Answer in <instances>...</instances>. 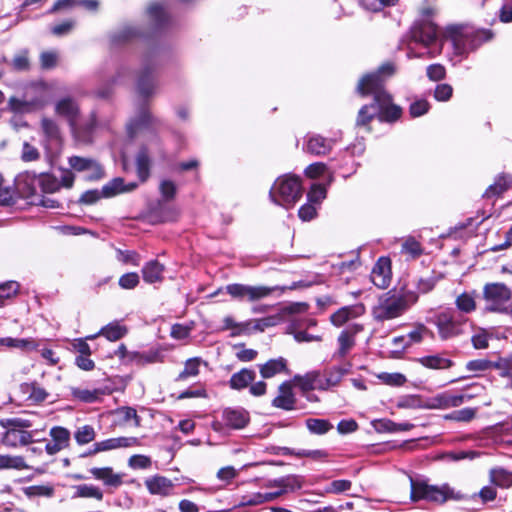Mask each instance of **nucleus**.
<instances>
[{"mask_svg":"<svg viewBox=\"0 0 512 512\" xmlns=\"http://www.w3.org/2000/svg\"><path fill=\"white\" fill-rule=\"evenodd\" d=\"M395 72L391 62L384 63L377 71L363 76L357 91L362 96L372 95L381 122H395L402 115V108L392 103V96L385 90V81Z\"/></svg>","mask_w":512,"mask_h":512,"instance_id":"1","label":"nucleus"},{"mask_svg":"<svg viewBox=\"0 0 512 512\" xmlns=\"http://www.w3.org/2000/svg\"><path fill=\"white\" fill-rule=\"evenodd\" d=\"M417 301V293L411 290H390L378 298L371 309V314L377 322L389 321L402 316Z\"/></svg>","mask_w":512,"mask_h":512,"instance_id":"2","label":"nucleus"},{"mask_svg":"<svg viewBox=\"0 0 512 512\" xmlns=\"http://www.w3.org/2000/svg\"><path fill=\"white\" fill-rule=\"evenodd\" d=\"M447 35L451 38L458 54H466L477 49L484 42L489 41L493 34L489 30H476L472 27L453 25L447 28Z\"/></svg>","mask_w":512,"mask_h":512,"instance_id":"3","label":"nucleus"},{"mask_svg":"<svg viewBox=\"0 0 512 512\" xmlns=\"http://www.w3.org/2000/svg\"><path fill=\"white\" fill-rule=\"evenodd\" d=\"M410 498L413 502L426 500L436 503H444L449 499L461 500L464 496L455 492L448 484L442 486L429 485L424 480H415L410 478Z\"/></svg>","mask_w":512,"mask_h":512,"instance_id":"4","label":"nucleus"},{"mask_svg":"<svg viewBox=\"0 0 512 512\" xmlns=\"http://www.w3.org/2000/svg\"><path fill=\"white\" fill-rule=\"evenodd\" d=\"M270 199L285 208L292 207L302 196L301 180L296 176L277 179L269 192Z\"/></svg>","mask_w":512,"mask_h":512,"instance_id":"5","label":"nucleus"},{"mask_svg":"<svg viewBox=\"0 0 512 512\" xmlns=\"http://www.w3.org/2000/svg\"><path fill=\"white\" fill-rule=\"evenodd\" d=\"M485 310L501 314L509 313L512 291L503 283H487L483 287Z\"/></svg>","mask_w":512,"mask_h":512,"instance_id":"6","label":"nucleus"},{"mask_svg":"<svg viewBox=\"0 0 512 512\" xmlns=\"http://www.w3.org/2000/svg\"><path fill=\"white\" fill-rule=\"evenodd\" d=\"M429 321L437 327L439 337L447 340L462 333L466 319L453 309H445L436 313Z\"/></svg>","mask_w":512,"mask_h":512,"instance_id":"7","label":"nucleus"},{"mask_svg":"<svg viewBox=\"0 0 512 512\" xmlns=\"http://www.w3.org/2000/svg\"><path fill=\"white\" fill-rule=\"evenodd\" d=\"M226 292L234 299L239 301H258L270 296L278 287L269 286H251L240 283L229 284L225 287Z\"/></svg>","mask_w":512,"mask_h":512,"instance_id":"8","label":"nucleus"},{"mask_svg":"<svg viewBox=\"0 0 512 512\" xmlns=\"http://www.w3.org/2000/svg\"><path fill=\"white\" fill-rule=\"evenodd\" d=\"M411 39L424 46L433 44L438 37V28L431 20H419L410 30Z\"/></svg>","mask_w":512,"mask_h":512,"instance_id":"9","label":"nucleus"},{"mask_svg":"<svg viewBox=\"0 0 512 512\" xmlns=\"http://www.w3.org/2000/svg\"><path fill=\"white\" fill-rule=\"evenodd\" d=\"M364 326L362 324L354 323L341 331L337 338L338 349L333 354V359H342L353 349L355 346V336L362 332Z\"/></svg>","mask_w":512,"mask_h":512,"instance_id":"10","label":"nucleus"},{"mask_svg":"<svg viewBox=\"0 0 512 512\" xmlns=\"http://www.w3.org/2000/svg\"><path fill=\"white\" fill-rule=\"evenodd\" d=\"M70 167L77 172L87 171L89 180H99L104 177L102 166L92 158H84L80 156H71L68 159Z\"/></svg>","mask_w":512,"mask_h":512,"instance_id":"11","label":"nucleus"},{"mask_svg":"<svg viewBox=\"0 0 512 512\" xmlns=\"http://www.w3.org/2000/svg\"><path fill=\"white\" fill-rule=\"evenodd\" d=\"M391 275L390 259L387 257H380L371 271L370 279L376 287L385 289L390 285Z\"/></svg>","mask_w":512,"mask_h":512,"instance_id":"12","label":"nucleus"},{"mask_svg":"<svg viewBox=\"0 0 512 512\" xmlns=\"http://www.w3.org/2000/svg\"><path fill=\"white\" fill-rule=\"evenodd\" d=\"M144 484L152 495L168 497L175 494V484L173 481L161 475H154L146 478Z\"/></svg>","mask_w":512,"mask_h":512,"instance_id":"13","label":"nucleus"},{"mask_svg":"<svg viewBox=\"0 0 512 512\" xmlns=\"http://www.w3.org/2000/svg\"><path fill=\"white\" fill-rule=\"evenodd\" d=\"M55 113L65 118L69 125L74 128L80 115V109L75 99L64 97L55 103Z\"/></svg>","mask_w":512,"mask_h":512,"instance_id":"14","label":"nucleus"},{"mask_svg":"<svg viewBox=\"0 0 512 512\" xmlns=\"http://www.w3.org/2000/svg\"><path fill=\"white\" fill-rule=\"evenodd\" d=\"M350 368L351 364L346 363L342 366H333L325 369L323 374H321V382L318 384V390H328L337 386L342 378L349 373Z\"/></svg>","mask_w":512,"mask_h":512,"instance_id":"15","label":"nucleus"},{"mask_svg":"<svg viewBox=\"0 0 512 512\" xmlns=\"http://www.w3.org/2000/svg\"><path fill=\"white\" fill-rule=\"evenodd\" d=\"M296 398L293 392V386L290 381H284L278 387V395L272 400V406L291 411L295 409Z\"/></svg>","mask_w":512,"mask_h":512,"instance_id":"16","label":"nucleus"},{"mask_svg":"<svg viewBox=\"0 0 512 512\" xmlns=\"http://www.w3.org/2000/svg\"><path fill=\"white\" fill-rule=\"evenodd\" d=\"M222 419L232 429H243L249 423L250 416L244 409L227 408L223 411Z\"/></svg>","mask_w":512,"mask_h":512,"instance_id":"17","label":"nucleus"},{"mask_svg":"<svg viewBox=\"0 0 512 512\" xmlns=\"http://www.w3.org/2000/svg\"><path fill=\"white\" fill-rule=\"evenodd\" d=\"M34 432L22 429L6 430L2 442L9 447L25 446L34 441Z\"/></svg>","mask_w":512,"mask_h":512,"instance_id":"18","label":"nucleus"},{"mask_svg":"<svg viewBox=\"0 0 512 512\" xmlns=\"http://www.w3.org/2000/svg\"><path fill=\"white\" fill-rule=\"evenodd\" d=\"M165 266L153 259L144 264L141 273L143 280L148 284L161 283L164 280Z\"/></svg>","mask_w":512,"mask_h":512,"instance_id":"19","label":"nucleus"},{"mask_svg":"<svg viewBox=\"0 0 512 512\" xmlns=\"http://www.w3.org/2000/svg\"><path fill=\"white\" fill-rule=\"evenodd\" d=\"M334 142L331 139L324 138L320 135L308 136L305 151L316 156L328 154Z\"/></svg>","mask_w":512,"mask_h":512,"instance_id":"20","label":"nucleus"},{"mask_svg":"<svg viewBox=\"0 0 512 512\" xmlns=\"http://www.w3.org/2000/svg\"><path fill=\"white\" fill-rule=\"evenodd\" d=\"M417 361L425 368L436 370L449 369L454 365V362L447 357V352L423 356Z\"/></svg>","mask_w":512,"mask_h":512,"instance_id":"21","label":"nucleus"},{"mask_svg":"<svg viewBox=\"0 0 512 512\" xmlns=\"http://www.w3.org/2000/svg\"><path fill=\"white\" fill-rule=\"evenodd\" d=\"M362 311V306H344L330 316V321L334 326L341 327L349 320L361 315Z\"/></svg>","mask_w":512,"mask_h":512,"instance_id":"22","label":"nucleus"},{"mask_svg":"<svg viewBox=\"0 0 512 512\" xmlns=\"http://www.w3.org/2000/svg\"><path fill=\"white\" fill-rule=\"evenodd\" d=\"M512 184V178L509 175H499L493 184H491L483 194V198L495 200L506 192Z\"/></svg>","mask_w":512,"mask_h":512,"instance_id":"23","label":"nucleus"},{"mask_svg":"<svg viewBox=\"0 0 512 512\" xmlns=\"http://www.w3.org/2000/svg\"><path fill=\"white\" fill-rule=\"evenodd\" d=\"M137 186L138 185L135 182L125 184L123 178L116 177L103 186L102 195L104 197H112L119 193L133 191Z\"/></svg>","mask_w":512,"mask_h":512,"instance_id":"24","label":"nucleus"},{"mask_svg":"<svg viewBox=\"0 0 512 512\" xmlns=\"http://www.w3.org/2000/svg\"><path fill=\"white\" fill-rule=\"evenodd\" d=\"M255 378L256 373L254 370L243 368L231 376L229 386L233 390H242L250 386Z\"/></svg>","mask_w":512,"mask_h":512,"instance_id":"25","label":"nucleus"},{"mask_svg":"<svg viewBox=\"0 0 512 512\" xmlns=\"http://www.w3.org/2000/svg\"><path fill=\"white\" fill-rule=\"evenodd\" d=\"M441 279H443V274L441 272L433 270L428 275L421 276L416 279V281H415L416 291H414V292L417 293L418 296L420 293L421 294L429 293L435 288L436 284Z\"/></svg>","mask_w":512,"mask_h":512,"instance_id":"26","label":"nucleus"},{"mask_svg":"<svg viewBox=\"0 0 512 512\" xmlns=\"http://www.w3.org/2000/svg\"><path fill=\"white\" fill-rule=\"evenodd\" d=\"M303 479L298 475H287L270 481L269 487H279L284 493L293 492L302 488Z\"/></svg>","mask_w":512,"mask_h":512,"instance_id":"27","label":"nucleus"},{"mask_svg":"<svg viewBox=\"0 0 512 512\" xmlns=\"http://www.w3.org/2000/svg\"><path fill=\"white\" fill-rule=\"evenodd\" d=\"M89 471L95 479L101 480L107 486L118 487L122 484L121 476L114 473L111 467H94Z\"/></svg>","mask_w":512,"mask_h":512,"instance_id":"28","label":"nucleus"},{"mask_svg":"<svg viewBox=\"0 0 512 512\" xmlns=\"http://www.w3.org/2000/svg\"><path fill=\"white\" fill-rule=\"evenodd\" d=\"M489 481L499 488H510L512 486V471L503 467L491 468L489 470Z\"/></svg>","mask_w":512,"mask_h":512,"instance_id":"29","label":"nucleus"},{"mask_svg":"<svg viewBox=\"0 0 512 512\" xmlns=\"http://www.w3.org/2000/svg\"><path fill=\"white\" fill-rule=\"evenodd\" d=\"M135 162L138 178L143 183L149 178L151 168V158L146 147L140 148Z\"/></svg>","mask_w":512,"mask_h":512,"instance_id":"30","label":"nucleus"},{"mask_svg":"<svg viewBox=\"0 0 512 512\" xmlns=\"http://www.w3.org/2000/svg\"><path fill=\"white\" fill-rule=\"evenodd\" d=\"M287 370V361L283 357L270 359L264 364L259 365V371L263 378L268 379Z\"/></svg>","mask_w":512,"mask_h":512,"instance_id":"31","label":"nucleus"},{"mask_svg":"<svg viewBox=\"0 0 512 512\" xmlns=\"http://www.w3.org/2000/svg\"><path fill=\"white\" fill-rule=\"evenodd\" d=\"M131 357L132 364L136 366L163 362V355L158 349H151L144 352L133 351Z\"/></svg>","mask_w":512,"mask_h":512,"instance_id":"32","label":"nucleus"},{"mask_svg":"<svg viewBox=\"0 0 512 512\" xmlns=\"http://www.w3.org/2000/svg\"><path fill=\"white\" fill-rule=\"evenodd\" d=\"M126 334L127 328L125 326H122L117 322H113L101 328L97 334L86 337V339H95L97 336L101 335L109 341H117L123 338Z\"/></svg>","mask_w":512,"mask_h":512,"instance_id":"33","label":"nucleus"},{"mask_svg":"<svg viewBox=\"0 0 512 512\" xmlns=\"http://www.w3.org/2000/svg\"><path fill=\"white\" fill-rule=\"evenodd\" d=\"M101 442V448L104 451H110L119 448H130L137 447L140 445V441L136 437H117L105 439Z\"/></svg>","mask_w":512,"mask_h":512,"instance_id":"34","label":"nucleus"},{"mask_svg":"<svg viewBox=\"0 0 512 512\" xmlns=\"http://www.w3.org/2000/svg\"><path fill=\"white\" fill-rule=\"evenodd\" d=\"M293 381L302 391H311L318 389V384L321 382V373L313 371L305 374L304 376L295 375Z\"/></svg>","mask_w":512,"mask_h":512,"instance_id":"35","label":"nucleus"},{"mask_svg":"<svg viewBox=\"0 0 512 512\" xmlns=\"http://www.w3.org/2000/svg\"><path fill=\"white\" fill-rule=\"evenodd\" d=\"M153 71L148 65H145L137 81V90L140 95L148 97L153 93Z\"/></svg>","mask_w":512,"mask_h":512,"instance_id":"36","label":"nucleus"},{"mask_svg":"<svg viewBox=\"0 0 512 512\" xmlns=\"http://www.w3.org/2000/svg\"><path fill=\"white\" fill-rule=\"evenodd\" d=\"M433 335L432 331L427 328L424 324L418 323L416 324L411 331L407 333L406 342L401 346V349H407L414 344H419L423 341V339L428 336Z\"/></svg>","mask_w":512,"mask_h":512,"instance_id":"37","label":"nucleus"},{"mask_svg":"<svg viewBox=\"0 0 512 512\" xmlns=\"http://www.w3.org/2000/svg\"><path fill=\"white\" fill-rule=\"evenodd\" d=\"M378 118V112L375 102L367 104L361 107L356 118V126L367 128L369 130L370 122L375 118Z\"/></svg>","mask_w":512,"mask_h":512,"instance_id":"38","label":"nucleus"},{"mask_svg":"<svg viewBox=\"0 0 512 512\" xmlns=\"http://www.w3.org/2000/svg\"><path fill=\"white\" fill-rule=\"evenodd\" d=\"M283 321V316L281 313L270 315L264 318L248 320L247 322L252 323L251 332L259 331L263 332L266 328L274 327Z\"/></svg>","mask_w":512,"mask_h":512,"instance_id":"39","label":"nucleus"},{"mask_svg":"<svg viewBox=\"0 0 512 512\" xmlns=\"http://www.w3.org/2000/svg\"><path fill=\"white\" fill-rule=\"evenodd\" d=\"M8 106L14 113H30L39 107V103L37 100L26 101L17 97H11Z\"/></svg>","mask_w":512,"mask_h":512,"instance_id":"40","label":"nucleus"},{"mask_svg":"<svg viewBox=\"0 0 512 512\" xmlns=\"http://www.w3.org/2000/svg\"><path fill=\"white\" fill-rule=\"evenodd\" d=\"M139 35L140 32L136 27L125 26L111 36V43L115 46L121 45L129 42L130 40L138 37Z\"/></svg>","mask_w":512,"mask_h":512,"instance_id":"41","label":"nucleus"},{"mask_svg":"<svg viewBox=\"0 0 512 512\" xmlns=\"http://www.w3.org/2000/svg\"><path fill=\"white\" fill-rule=\"evenodd\" d=\"M201 359L198 357L186 360L184 369L178 374L176 381H185L190 377H196L200 372Z\"/></svg>","mask_w":512,"mask_h":512,"instance_id":"42","label":"nucleus"},{"mask_svg":"<svg viewBox=\"0 0 512 512\" xmlns=\"http://www.w3.org/2000/svg\"><path fill=\"white\" fill-rule=\"evenodd\" d=\"M41 129L48 141L59 142L61 140L59 126L54 120L50 118H43L41 120Z\"/></svg>","mask_w":512,"mask_h":512,"instance_id":"43","label":"nucleus"},{"mask_svg":"<svg viewBox=\"0 0 512 512\" xmlns=\"http://www.w3.org/2000/svg\"><path fill=\"white\" fill-rule=\"evenodd\" d=\"M27 468L24 457L13 456L8 454H0V470L16 469L22 470Z\"/></svg>","mask_w":512,"mask_h":512,"instance_id":"44","label":"nucleus"},{"mask_svg":"<svg viewBox=\"0 0 512 512\" xmlns=\"http://www.w3.org/2000/svg\"><path fill=\"white\" fill-rule=\"evenodd\" d=\"M223 329H231L232 333L231 336H239L241 334H250L251 333V325L250 322H242L237 323L231 316H227L223 320Z\"/></svg>","mask_w":512,"mask_h":512,"instance_id":"45","label":"nucleus"},{"mask_svg":"<svg viewBox=\"0 0 512 512\" xmlns=\"http://www.w3.org/2000/svg\"><path fill=\"white\" fill-rule=\"evenodd\" d=\"M71 394L75 399H78L85 403H93L99 399V397L103 394V391L100 389H81V388H71Z\"/></svg>","mask_w":512,"mask_h":512,"instance_id":"46","label":"nucleus"},{"mask_svg":"<svg viewBox=\"0 0 512 512\" xmlns=\"http://www.w3.org/2000/svg\"><path fill=\"white\" fill-rule=\"evenodd\" d=\"M306 427L312 434L323 435L333 428V425L326 419L309 418L306 420Z\"/></svg>","mask_w":512,"mask_h":512,"instance_id":"47","label":"nucleus"},{"mask_svg":"<svg viewBox=\"0 0 512 512\" xmlns=\"http://www.w3.org/2000/svg\"><path fill=\"white\" fill-rule=\"evenodd\" d=\"M414 428V424L412 423H396L392 420L388 419H382L379 421V430L389 432V433H396V432H403V431H410Z\"/></svg>","mask_w":512,"mask_h":512,"instance_id":"48","label":"nucleus"},{"mask_svg":"<svg viewBox=\"0 0 512 512\" xmlns=\"http://www.w3.org/2000/svg\"><path fill=\"white\" fill-rule=\"evenodd\" d=\"M50 436L54 442L60 445L63 449L69 446L70 431L62 426H54L50 430Z\"/></svg>","mask_w":512,"mask_h":512,"instance_id":"49","label":"nucleus"},{"mask_svg":"<svg viewBox=\"0 0 512 512\" xmlns=\"http://www.w3.org/2000/svg\"><path fill=\"white\" fill-rule=\"evenodd\" d=\"M152 123V115L146 109L141 110L139 115L128 126V133L133 137L134 131L142 127H147Z\"/></svg>","mask_w":512,"mask_h":512,"instance_id":"50","label":"nucleus"},{"mask_svg":"<svg viewBox=\"0 0 512 512\" xmlns=\"http://www.w3.org/2000/svg\"><path fill=\"white\" fill-rule=\"evenodd\" d=\"M148 14L158 28L164 27L168 20L167 13L158 3H154L149 6Z\"/></svg>","mask_w":512,"mask_h":512,"instance_id":"51","label":"nucleus"},{"mask_svg":"<svg viewBox=\"0 0 512 512\" xmlns=\"http://www.w3.org/2000/svg\"><path fill=\"white\" fill-rule=\"evenodd\" d=\"M75 489H76V492H75L76 497L95 498L97 500H102V498H103L102 491L98 487L93 486V485H87V484L78 485L75 487Z\"/></svg>","mask_w":512,"mask_h":512,"instance_id":"52","label":"nucleus"},{"mask_svg":"<svg viewBox=\"0 0 512 512\" xmlns=\"http://www.w3.org/2000/svg\"><path fill=\"white\" fill-rule=\"evenodd\" d=\"M96 437L94 428L90 425L79 427L74 434V438L79 445L92 442Z\"/></svg>","mask_w":512,"mask_h":512,"instance_id":"53","label":"nucleus"},{"mask_svg":"<svg viewBox=\"0 0 512 512\" xmlns=\"http://www.w3.org/2000/svg\"><path fill=\"white\" fill-rule=\"evenodd\" d=\"M401 252L409 255L411 258H417L422 255L423 248L415 238L409 237L403 242Z\"/></svg>","mask_w":512,"mask_h":512,"instance_id":"54","label":"nucleus"},{"mask_svg":"<svg viewBox=\"0 0 512 512\" xmlns=\"http://www.w3.org/2000/svg\"><path fill=\"white\" fill-rule=\"evenodd\" d=\"M39 184L45 193H55L60 189L59 179L51 174H42Z\"/></svg>","mask_w":512,"mask_h":512,"instance_id":"55","label":"nucleus"},{"mask_svg":"<svg viewBox=\"0 0 512 512\" xmlns=\"http://www.w3.org/2000/svg\"><path fill=\"white\" fill-rule=\"evenodd\" d=\"M362 7L371 12H379L385 7H391L398 3V0H360Z\"/></svg>","mask_w":512,"mask_h":512,"instance_id":"56","label":"nucleus"},{"mask_svg":"<svg viewBox=\"0 0 512 512\" xmlns=\"http://www.w3.org/2000/svg\"><path fill=\"white\" fill-rule=\"evenodd\" d=\"M19 288L20 285L16 281H7L0 284V306L4 304V300L16 296Z\"/></svg>","mask_w":512,"mask_h":512,"instance_id":"57","label":"nucleus"},{"mask_svg":"<svg viewBox=\"0 0 512 512\" xmlns=\"http://www.w3.org/2000/svg\"><path fill=\"white\" fill-rule=\"evenodd\" d=\"M476 415V410L473 408H463L455 410L445 416V419L454 420L458 422H470Z\"/></svg>","mask_w":512,"mask_h":512,"instance_id":"58","label":"nucleus"},{"mask_svg":"<svg viewBox=\"0 0 512 512\" xmlns=\"http://www.w3.org/2000/svg\"><path fill=\"white\" fill-rule=\"evenodd\" d=\"M28 497H51L54 489L50 485H33L25 488Z\"/></svg>","mask_w":512,"mask_h":512,"instance_id":"59","label":"nucleus"},{"mask_svg":"<svg viewBox=\"0 0 512 512\" xmlns=\"http://www.w3.org/2000/svg\"><path fill=\"white\" fill-rule=\"evenodd\" d=\"M456 306L457 308L464 313H470L476 309V303L474 298L467 294L462 293L456 298Z\"/></svg>","mask_w":512,"mask_h":512,"instance_id":"60","label":"nucleus"},{"mask_svg":"<svg viewBox=\"0 0 512 512\" xmlns=\"http://www.w3.org/2000/svg\"><path fill=\"white\" fill-rule=\"evenodd\" d=\"M117 415L120 417L121 421L124 423H129L130 421H134V426H140V417L137 414V411L132 407H121L117 410Z\"/></svg>","mask_w":512,"mask_h":512,"instance_id":"61","label":"nucleus"},{"mask_svg":"<svg viewBox=\"0 0 512 512\" xmlns=\"http://www.w3.org/2000/svg\"><path fill=\"white\" fill-rule=\"evenodd\" d=\"M27 387L30 389L29 399L35 403H42L49 396L48 392L44 388L40 387L36 382L27 384Z\"/></svg>","mask_w":512,"mask_h":512,"instance_id":"62","label":"nucleus"},{"mask_svg":"<svg viewBox=\"0 0 512 512\" xmlns=\"http://www.w3.org/2000/svg\"><path fill=\"white\" fill-rule=\"evenodd\" d=\"M0 425L3 428H6L7 430H11L12 428L25 430V428L31 427V423L29 420L21 418L1 419Z\"/></svg>","mask_w":512,"mask_h":512,"instance_id":"63","label":"nucleus"},{"mask_svg":"<svg viewBox=\"0 0 512 512\" xmlns=\"http://www.w3.org/2000/svg\"><path fill=\"white\" fill-rule=\"evenodd\" d=\"M12 68L15 71H27L30 68V61L28 58V52L23 51L14 56L12 60Z\"/></svg>","mask_w":512,"mask_h":512,"instance_id":"64","label":"nucleus"}]
</instances>
